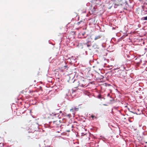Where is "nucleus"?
<instances>
[{"label":"nucleus","instance_id":"obj_7","mask_svg":"<svg viewBox=\"0 0 147 147\" xmlns=\"http://www.w3.org/2000/svg\"><path fill=\"white\" fill-rule=\"evenodd\" d=\"M97 97L98 98H99V99H102V98H103L104 99L105 98L103 97H102L100 94H99L98 95V96H97Z\"/></svg>","mask_w":147,"mask_h":147},{"label":"nucleus","instance_id":"obj_11","mask_svg":"<svg viewBox=\"0 0 147 147\" xmlns=\"http://www.w3.org/2000/svg\"><path fill=\"white\" fill-rule=\"evenodd\" d=\"M143 20H147V16L143 18Z\"/></svg>","mask_w":147,"mask_h":147},{"label":"nucleus","instance_id":"obj_5","mask_svg":"<svg viewBox=\"0 0 147 147\" xmlns=\"http://www.w3.org/2000/svg\"><path fill=\"white\" fill-rule=\"evenodd\" d=\"M101 37V35H98V36H97L95 37L94 38V40H96L100 38Z\"/></svg>","mask_w":147,"mask_h":147},{"label":"nucleus","instance_id":"obj_3","mask_svg":"<svg viewBox=\"0 0 147 147\" xmlns=\"http://www.w3.org/2000/svg\"><path fill=\"white\" fill-rule=\"evenodd\" d=\"M59 113H52V114L51 115L54 117L55 118H57L59 115V113H61L62 112L61 111H59Z\"/></svg>","mask_w":147,"mask_h":147},{"label":"nucleus","instance_id":"obj_17","mask_svg":"<svg viewBox=\"0 0 147 147\" xmlns=\"http://www.w3.org/2000/svg\"><path fill=\"white\" fill-rule=\"evenodd\" d=\"M90 46V45H87V46H88V47H89V46Z\"/></svg>","mask_w":147,"mask_h":147},{"label":"nucleus","instance_id":"obj_10","mask_svg":"<svg viewBox=\"0 0 147 147\" xmlns=\"http://www.w3.org/2000/svg\"><path fill=\"white\" fill-rule=\"evenodd\" d=\"M74 110L76 111H77L79 110V108H76L75 107L74 108Z\"/></svg>","mask_w":147,"mask_h":147},{"label":"nucleus","instance_id":"obj_14","mask_svg":"<svg viewBox=\"0 0 147 147\" xmlns=\"http://www.w3.org/2000/svg\"><path fill=\"white\" fill-rule=\"evenodd\" d=\"M91 117H92V118H94V117H95V116H94L92 115V116H91Z\"/></svg>","mask_w":147,"mask_h":147},{"label":"nucleus","instance_id":"obj_19","mask_svg":"<svg viewBox=\"0 0 147 147\" xmlns=\"http://www.w3.org/2000/svg\"><path fill=\"white\" fill-rule=\"evenodd\" d=\"M146 108L147 109V107H146Z\"/></svg>","mask_w":147,"mask_h":147},{"label":"nucleus","instance_id":"obj_12","mask_svg":"<svg viewBox=\"0 0 147 147\" xmlns=\"http://www.w3.org/2000/svg\"><path fill=\"white\" fill-rule=\"evenodd\" d=\"M85 34H86V32H84L83 33H81V34L82 36H84Z\"/></svg>","mask_w":147,"mask_h":147},{"label":"nucleus","instance_id":"obj_8","mask_svg":"<svg viewBox=\"0 0 147 147\" xmlns=\"http://www.w3.org/2000/svg\"><path fill=\"white\" fill-rule=\"evenodd\" d=\"M147 3L145 2H144L143 3V6L147 9Z\"/></svg>","mask_w":147,"mask_h":147},{"label":"nucleus","instance_id":"obj_1","mask_svg":"<svg viewBox=\"0 0 147 147\" xmlns=\"http://www.w3.org/2000/svg\"><path fill=\"white\" fill-rule=\"evenodd\" d=\"M80 86L86 87L88 85V83L84 78H82L79 80Z\"/></svg>","mask_w":147,"mask_h":147},{"label":"nucleus","instance_id":"obj_15","mask_svg":"<svg viewBox=\"0 0 147 147\" xmlns=\"http://www.w3.org/2000/svg\"><path fill=\"white\" fill-rule=\"evenodd\" d=\"M68 116L69 117H71V115L70 114H68Z\"/></svg>","mask_w":147,"mask_h":147},{"label":"nucleus","instance_id":"obj_16","mask_svg":"<svg viewBox=\"0 0 147 147\" xmlns=\"http://www.w3.org/2000/svg\"><path fill=\"white\" fill-rule=\"evenodd\" d=\"M66 131H67V132H69L70 131L69 130H66Z\"/></svg>","mask_w":147,"mask_h":147},{"label":"nucleus","instance_id":"obj_13","mask_svg":"<svg viewBox=\"0 0 147 147\" xmlns=\"http://www.w3.org/2000/svg\"><path fill=\"white\" fill-rule=\"evenodd\" d=\"M82 21H80L79 22H78V23H77V24L78 25H79L80 24V23L81 22H82Z\"/></svg>","mask_w":147,"mask_h":147},{"label":"nucleus","instance_id":"obj_6","mask_svg":"<svg viewBox=\"0 0 147 147\" xmlns=\"http://www.w3.org/2000/svg\"><path fill=\"white\" fill-rule=\"evenodd\" d=\"M61 69H66V70H67L68 69V67L66 65H64L63 67H62L61 68Z\"/></svg>","mask_w":147,"mask_h":147},{"label":"nucleus","instance_id":"obj_2","mask_svg":"<svg viewBox=\"0 0 147 147\" xmlns=\"http://www.w3.org/2000/svg\"><path fill=\"white\" fill-rule=\"evenodd\" d=\"M72 85L74 88H77L78 86H80L79 81L75 80L73 82Z\"/></svg>","mask_w":147,"mask_h":147},{"label":"nucleus","instance_id":"obj_18","mask_svg":"<svg viewBox=\"0 0 147 147\" xmlns=\"http://www.w3.org/2000/svg\"><path fill=\"white\" fill-rule=\"evenodd\" d=\"M145 143L146 144L147 143V142H146Z\"/></svg>","mask_w":147,"mask_h":147},{"label":"nucleus","instance_id":"obj_4","mask_svg":"<svg viewBox=\"0 0 147 147\" xmlns=\"http://www.w3.org/2000/svg\"><path fill=\"white\" fill-rule=\"evenodd\" d=\"M60 121L58 120L54 121L53 122V124L54 126L55 127H58L60 124L59 122Z\"/></svg>","mask_w":147,"mask_h":147},{"label":"nucleus","instance_id":"obj_9","mask_svg":"<svg viewBox=\"0 0 147 147\" xmlns=\"http://www.w3.org/2000/svg\"><path fill=\"white\" fill-rule=\"evenodd\" d=\"M74 108H72V109H70V111L71 112H72L73 114L74 115H75V112H74Z\"/></svg>","mask_w":147,"mask_h":147}]
</instances>
